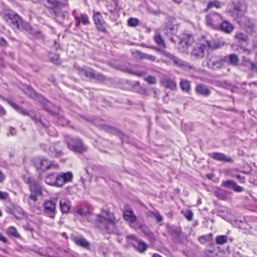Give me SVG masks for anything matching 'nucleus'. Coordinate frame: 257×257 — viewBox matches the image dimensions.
I'll use <instances>...</instances> for the list:
<instances>
[{
	"label": "nucleus",
	"mask_w": 257,
	"mask_h": 257,
	"mask_svg": "<svg viewBox=\"0 0 257 257\" xmlns=\"http://www.w3.org/2000/svg\"><path fill=\"white\" fill-rule=\"evenodd\" d=\"M222 186L232 189L235 192H241L243 191V188L238 186L234 181L230 180H225L222 182Z\"/></svg>",
	"instance_id": "15"
},
{
	"label": "nucleus",
	"mask_w": 257,
	"mask_h": 257,
	"mask_svg": "<svg viewBox=\"0 0 257 257\" xmlns=\"http://www.w3.org/2000/svg\"><path fill=\"white\" fill-rule=\"evenodd\" d=\"M8 233L14 237H18L19 234L18 233L17 229L13 226L10 227L8 229Z\"/></svg>",
	"instance_id": "36"
},
{
	"label": "nucleus",
	"mask_w": 257,
	"mask_h": 257,
	"mask_svg": "<svg viewBox=\"0 0 257 257\" xmlns=\"http://www.w3.org/2000/svg\"><path fill=\"white\" fill-rule=\"evenodd\" d=\"M23 180H24V182L26 183L29 184L30 185H31V184L32 183H33L34 182V181H32L31 178L29 176H28L23 175Z\"/></svg>",
	"instance_id": "48"
},
{
	"label": "nucleus",
	"mask_w": 257,
	"mask_h": 257,
	"mask_svg": "<svg viewBox=\"0 0 257 257\" xmlns=\"http://www.w3.org/2000/svg\"><path fill=\"white\" fill-rule=\"evenodd\" d=\"M79 215L86 217L89 221L96 220L98 227L107 230L109 233L113 231L115 218L112 213L107 211H102L99 215L91 214L88 209H79L77 211Z\"/></svg>",
	"instance_id": "1"
},
{
	"label": "nucleus",
	"mask_w": 257,
	"mask_h": 257,
	"mask_svg": "<svg viewBox=\"0 0 257 257\" xmlns=\"http://www.w3.org/2000/svg\"><path fill=\"white\" fill-rule=\"evenodd\" d=\"M8 196L7 192L0 191V200H5L8 198Z\"/></svg>",
	"instance_id": "49"
},
{
	"label": "nucleus",
	"mask_w": 257,
	"mask_h": 257,
	"mask_svg": "<svg viewBox=\"0 0 257 257\" xmlns=\"http://www.w3.org/2000/svg\"><path fill=\"white\" fill-rule=\"evenodd\" d=\"M246 10V6L243 2L229 4L227 6L226 11L230 16L234 18L238 22V20L243 17Z\"/></svg>",
	"instance_id": "3"
},
{
	"label": "nucleus",
	"mask_w": 257,
	"mask_h": 257,
	"mask_svg": "<svg viewBox=\"0 0 257 257\" xmlns=\"http://www.w3.org/2000/svg\"><path fill=\"white\" fill-rule=\"evenodd\" d=\"M185 216L189 220H192L193 218V213L192 212L188 211L185 213Z\"/></svg>",
	"instance_id": "50"
},
{
	"label": "nucleus",
	"mask_w": 257,
	"mask_h": 257,
	"mask_svg": "<svg viewBox=\"0 0 257 257\" xmlns=\"http://www.w3.org/2000/svg\"><path fill=\"white\" fill-rule=\"evenodd\" d=\"M44 211L51 218H54L56 212V203L52 200H47L43 204Z\"/></svg>",
	"instance_id": "11"
},
{
	"label": "nucleus",
	"mask_w": 257,
	"mask_h": 257,
	"mask_svg": "<svg viewBox=\"0 0 257 257\" xmlns=\"http://www.w3.org/2000/svg\"><path fill=\"white\" fill-rule=\"evenodd\" d=\"M134 57L138 59H144V53L139 51H135L133 53Z\"/></svg>",
	"instance_id": "42"
},
{
	"label": "nucleus",
	"mask_w": 257,
	"mask_h": 257,
	"mask_svg": "<svg viewBox=\"0 0 257 257\" xmlns=\"http://www.w3.org/2000/svg\"><path fill=\"white\" fill-rule=\"evenodd\" d=\"M145 80L149 84H155L156 83V78L154 76H149L144 78Z\"/></svg>",
	"instance_id": "41"
},
{
	"label": "nucleus",
	"mask_w": 257,
	"mask_h": 257,
	"mask_svg": "<svg viewBox=\"0 0 257 257\" xmlns=\"http://www.w3.org/2000/svg\"><path fill=\"white\" fill-rule=\"evenodd\" d=\"M162 84L166 88L174 91L177 89V84L174 79L165 78L161 81Z\"/></svg>",
	"instance_id": "17"
},
{
	"label": "nucleus",
	"mask_w": 257,
	"mask_h": 257,
	"mask_svg": "<svg viewBox=\"0 0 257 257\" xmlns=\"http://www.w3.org/2000/svg\"><path fill=\"white\" fill-rule=\"evenodd\" d=\"M123 217L125 220L130 223H133L137 219V217L132 210H126L123 212Z\"/></svg>",
	"instance_id": "25"
},
{
	"label": "nucleus",
	"mask_w": 257,
	"mask_h": 257,
	"mask_svg": "<svg viewBox=\"0 0 257 257\" xmlns=\"http://www.w3.org/2000/svg\"><path fill=\"white\" fill-rule=\"evenodd\" d=\"M30 190L31 193H35L39 195L42 194L41 186L36 181H34L30 185Z\"/></svg>",
	"instance_id": "23"
},
{
	"label": "nucleus",
	"mask_w": 257,
	"mask_h": 257,
	"mask_svg": "<svg viewBox=\"0 0 257 257\" xmlns=\"http://www.w3.org/2000/svg\"><path fill=\"white\" fill-rule=\"evenodd\" d=\"M156 42L159 45L165 47L164 42L160 34H156L155 36Z\"/></svg>",
	"instance_id": "39"
},
{
	"label": "nucleus",
	"mask_w": 257,
	"mask_h": 257,
	"mask_svg": "<svg viewBox=\"0 0 257 257\" xmlns=\"http://www.w3.org/2000/svg\"><path fill=\"white\" fill-rule=\"evenodd\" d=\"M227 237L225 235L218 236L216 238L217 244H222L227 241Z\"/></svg>",
	"instance_id": "37"
},
{
	"label": "nucleus",
	"mask_w": 257,
	"mask_h": 257,
	"mask_svg": "<svg viewBox=\"0 0 257 257\" xmlns=\"http://www.w3.org/2000/svg\"><path fill=\"white\" fill-rule=\"evenodd\" d=\"M67 145L69 149L77 153H82L85 151L86 149L80 139H71L67 142Z\"/></svg>",
	"instance_id": "12"
},
{
	"label": "nucleus",
	"mask_w": 257,
	"mask_h": 257,
	"mask_svg": "<svg viewBox=\"0 0 257 257\" xmlns=\"http://www.w3.org/2000/svg\"><path fill=\"white\" fill-rule=\"evenodd\" d=\"M224 64V60L220 56L211 57L207 62L208 68L216 70L221 68Z\"/></svg>",
	"instance_id": "9"
},
{
	"label": "nucleus",
	"mask_w": 257,
	"mask_h": 257,
	"mask_svg": "<svg viewBox=\"0 0 257 257\" xmlns=\"http://www.w3.org/2000/svg\"><path fill=\"white\" fill-rule=\"evenodd\" d=\"M59 56L57 55H54V57H51V61L54 63H59Z\"/></svg>",
	"instance_id": "52"
},
{
	"label": "nucleus",
	"mask_w": 257,
	"mask_h": 257,
	"mask_svg": "<svg viewBox=\"0 0 257 257\" xmlns=\"http://www.w3.org/2000/svg\"><path fill=\"white\" fill-rule=\"evenodd\" d=\"M253 49L254 50L255 52H257V41H254L252 44Z\"/></svg>",
	"instance_id": "57"
},
{
	"label": "nucleus",
	"mask_w": 257,
	"mask_h": 257,
	"mask_svg": "<svg viewBox=\"0 0 257 257\" xmlns=\"http://www.w3.org/2000/svg\"><path fill=\"white\" fill-rule=\"evenodd\" d=\"M6 114V110L4 109V108L2 106L0 105V116H4Z\"/></svg>",
	"instance_id": "54"
},
{
	"label": "nucleus",
	"mask_w": 257,
	"mask_h": 257,
	"mask_svg": "<svg viewBox=\"0 0 257 257\" xmlns=\"http://www.w3.org/2000/svg\"><path fill=\"white\" fill-rule=\"evenodd\" d=\"M60 206L62 213H67L70 209V202L67 199H61L60 201Z\"/></svg>",
	"instance_id": "24"
},
{
	"label": "nucleus",
	"mask_w": 257,
	"mask_h": 257,
	"mask_svg": "<svg viewBox=\"0 0 257 257\" xmlns=\"http://www.w3.org/2000/svg\"><path fill=\"white\" fill-rule=\"evenodd\" d=\"M199 240L202 243H207L212 240V234H207L205 235L199 237Z\"/></svg>",
	"instance_id": "30"
},
{
	"label": "nucleus",
	"mask_w": 257,
	"mask_h": 257,
	"mask_svg": "<svg viewBox=\"0 0 257 257\" xmlns=\"http://www.w3.org/2000/svg\"><path fill=\"white\" fill-rule=\"evenodd\" d=\"M6 43V41L4 38H0V44L1 45H5Z\"/></svg>",
	"instance_id": "59"
},
{
	"label": "nucleus",
	"mask_w": 257,
	"mask_h": 257,
	"mask_svg": "<svg viewBox=\"0 0 257 257\" xmlns=\"http://www.w3.org/2000/svg\"><path fill=\"white\" fill-rule=\"evenodd\" d=\"M9 104L11 105L14 109L17 110L19 113H22L24 115H28L31 118L34 120L36 124L41 123L44 127H46L47 125L43 123L40 118L37 117V114L33 112H29L26 109L20 107L16 103L11 100L8 101Z\"/></svg>",
	"instance_id": "4"
},
{
	"label": "nucleus",
	"mask_w": 257,
	"mask_h": 257,
	"mask_svg": "<svg viewBox=\"0 0 257 257\" xmlns=\"http://www.w3.org/2000/svg\"><path fill=\"white\" fill-rule=\"evenodd\" d=\"M153 257H162V256L158 253H154L153 255Z\"/></svg>",
	"instance_id": "64"
},
{
	"label": "nucleus",
	"mask_w": 257,
	"mask_h": 257,
	"mask_svg": "<svg viewBox=\"0 0 257 257\" xmlns=\"http://www.w3.org/2000/svg\"><path fill=\"white\" fill-rule=\"evenodd\" d=\"M143 58H144V59H147L152 62L155 61L156 59L155 56L152 55L145 54V53H144Z\"/></svg>",
	"instance_id": "45"
},
{
	"label": "nucleus",
	"mask_w": 257,
	"mask_h": 257,
	"mask_svg": "<svg viewBox=\"0 0 257 257\" xmlns=\"http://www.w3.org/2000/svg\"><path fill=\"white\" fill-rule=\"evenodd\" d=\"M14 132L15 128L13 127H11L10 129V134H11V135H14L15 134Z\"/></svg>",
	"instance_id": "60"
},
{
	"label": "nucleus",
	"mask_w": 257,
	"mask_h": 257,
	"mask_svg": "<svg viewBox=\"0 0 257 257\" xmlns=\"http://www.w3.org/2000/svg\"><path fill=\"white\" fill-rule=\"evenodd\" d=\"M82 74L86 76L87 77L89 78H95V74L94 73L93 71L90 69V68H87V69H81V70L80 71Z\"/></svg>",
	"instance_id": "29"
},
{
	"label": "nucleus",
	"mask_w": 257,
	"mask_h": 257,
	"mask_svg": "<svg viewBox=\"0 0 257 257\" xmlns=\"http://www.w3.org/2000/svg\"><path fill=\"white\" fill-rule=\"evenodd\" d=\"M234 27L232 24H231L227 21H223L220 23L219 29L226 33H230L233 31Z\"/></svg>",
	"instance_id": "20"
},
{
	"label": "nucleus",
	"mask_w": 257,
	"mask_h": 257,
	"mask_svg": "<svg viewBox=\"0 0 257 257\" xmlns=\"http://www.w3.org/2000/svg\"><path fill=\"white\" fill-rule=\"evenodd\" d=\"M180 84L183 91L186 92H189L190 91L191 85L189 81L185 79H181Z\"/></svg>",
	"instance_id": "28"
},
{
	"label": "nucleus",
	"mask_w": 257,
	"mask_h": 257,
	"mask_svg": "<svg viewBox=\"0 0 257 257\" xmlns=\"http://www.w3.org/2000/svg\"><path fill=\"white\" fill-rule=\"evenodd\" d=\"M155 49L160 52L162 53V54L164 56L167 57V58L171 60L173 62L175 65L182 68L188 67L189 68H191V67L189 66V64H188L187 62L183 61L182 60L179 59V58L175 57L171 53L167 52V51L164 50H160V49L157 48H156Z\"/></svg>",
	"instance_id": "8"
},
{
	"label": "nucleus",
	"mask_w": 257,
	"mask_h": 257,
	"mask_svg": "<svg viewBox=\"0 0 257 257\" xmlns=\"http://www.w3.org/2000/svg\"><path fill=\"white\" fill-rule=\"evenodd\" d=\"M243 51H244L245 52H246V53H248V54H249V53H250V52H251L250 50H249V49H245V48H244V49H243Z\"/></svg>",
	"instance_id": "63"
},
{
	"label": "nucleus",
	"mask_w": 257,
	"mask_h": 257,
	"mask_svg": "<svg viewBox=\"0 0 257 257\" xmlns=\"http://www.w3.org/2000/svg\"><path fill=\"white\" fill-rule=\"evenodd\" d=\"M238 23L242 26L245 31L249 33H255L256 27L253 23L247 17L244 16L238 20Z\"/></svg>",
	"instance_id": "10"
},
{
	"label": "nucleus",
	"mask_w": 257,
	"mask_h": 257,
	"mask_svg": "<svg viewBox=\"0 0 257 257\" xmlns=\"http://www.w3.org/2000/svg\"><path fill=\"white\" fill-rule=\"evenodd\" d=\"M93 20L95 24L99 30L103 32L106 31V29L104 25V22L101 19V15L100 13H94L93 15Z\"/></svg>",
	"instance_id": "16"
},
{
	"label": "nucleus",
	"mask_w": 257,
	"mask_h": 257,
	"mask_svg": "<svg viewBox=\"0 0 257 257\" xmlns=\"http://www.w3.org/2000/svg\"><path fill=\"white\" fill-rule=\"evenodd\" d=\"M225 58L228 60V63L234 66H237L239 65V58L235 54H230L226 56Z\"/></svg>",
	"instance_id": "26"
},
{
	"label": "nucleus",
	"mask_w": 257,
	"mask_h": 257,
	"mask_svg": "<svg viewBox=\"0 0 257 257\" xmlns=\"http://www.w3.org/2000/svg\"><path fill=\"white\" fill-rule=\"evenodd\" d=\"M165 31L167 35L169 34H173L176 32L175 26L171 23L167 24Z\"/></svg>",
	"instance_id": "34"
},
{
	"label": "nucleus",
	"mask_w": 257,
	"mask_h": 257,
	"mask_svg": "<svg viewBox=\"0 0 257 257\" xmlns=\"http://www.w3.org/2000/svg\"><path fill=\"white\" fill-rule=\"evenodd\" d=\"M196 91L198 94L204 96H207L210 93V91L208 87L203 84L197 85L196 87Z\"/></svg>",
	"instance_id": "22"
},
{
	"label": "nucleus",
	"mask_w": 257,
	"mask_h": 257,
	"mask_svg": "<svg viewBox=\"0 0 257 257\" xmlns=\"http://www.w3.org/2000/svg\"><path fill=\"white\" fill-rule=\"evenodd\" d=\"M209 156L213 159L217 160L218 161L224 162H231L232 159L225 156V155L220 153H213L209 154Z\"/></svg>",
	"instance_id": "19"
},
{
	"label": "nucleus",
	"mask_w": 257,
	"mask_h": 257,
	"mask_svg": "<svg viewBox=\"0 0 257 257\" xmlns=\"http://www.w3.org/2000/svg\"><path fill=\"white\" fill-rule=\"evenodd\" d=\"M38 195L35 193H32L29 196V198L31 200H33L34 201H36L38 199Z\"/></svg>",
	"instance_id": "51"
},
{
	"label": "nucleus",
	"mask_w": 257,
	"mask_h": 257,
	"mask_svg": "<svg viewBox=\"0 0 257 257\" xmlns=\"http://www.w3.org/2000/svg\"><path fill=\"white\" fill-rule=\"evenodd\" d=\"M73 178V175L70 172L60 173L57 176L50 174L47 176L45 181L50 185L61 187L66 183L72 182Z\"/></svg>",
	"instance_id": "2"
},
{
	"label": "nucleus",
	"mask_w": 257,
	"mask_h": 257,
	"mask_svg": "<svg viewBox=\"0 0 257 257\" xmlns=\"http://www.w3.org/2000/svg\"><path fill=\"white\" fill-rule=\"evenodd\" d=\"M50 150L51 152L54 153L55 154V156L57 157L61 156L62 154V152L61 151L56 150L55 147L51 148Z\"/></svg>",
	"instance_id": "47"
},
{
	"label": "nucleus",
	"mask_w": 257,
	"mask_h": 257,
	"mask_svg": "<svg viewBox=\"0 0 257 257\" xmlns=\"http://www.w3.org/2000/svg\"><path fill=\"white\" fill-rule=\"evenodd\" d=\"M202 43H205V37H203L200 39L199 45L195 47L191 53V57L192 59L198 60L204 57L205 51L208 47L204 46Z\"/></svg>",
	"instance_id": "6"
},
{
	"label": "nucleus",
	"mask_w": 257,
	"mask_h": 257,
	"mask_svg": "<svg viewBox=\"0 0 257 257\" xmlns=\"http://www.w3.org/2000/svg\"><path fill=\"white\" fill-rule=\"evenodd\" d=\"M213 7H215L216 8H219L221 7V4L218 1H213L210 2L208 3L207 7L205 9V11L207 12L208 10Z\"/></svg>",
	"instance_id": "33"
},
{
	"label": "nucleus",
	"mask_w": 257,
	"mask_h": 257,
	"mask_svg": "<svg viewBox=\"0 0 257 257\" xmlns=\"http://www.w3.org/2000/svg\"><path fill=\"white\" fill-rule=\"evenodd\" d=\"M138 246L137 248V250L140 252H144L146 251L148 247L147 244L144 241L141 240H137Z\"/></svg>",
	"instance_id": "31"
},
{
	"label": "nucleus",
	"mask_w": 257,
	"mask_h": 257,
	"mask_svg": "<svg viewBox=\"0 0 257 257\" xmlns=\"http://www.w3.org/2000/svg\"><path fill=\"white\" fill-rule=\"evenodd\" d=\"M73 240L77 245L83 247L87 248L89 245V243L83 237H74Z\"/></svg>",
	"instance_id": "27"
},
{
	"label": "nucleus",
	"mask_w": 257,
	"mask_h": 257,
	"mask_svg": "<svg viewBox=\"0 0 257 257\" xmlns=\"http://www.w3.org/2000/svg\"><path fill=\"white\" fill-rule=\"evenodd\" d=\"M35 165L37 169L45 171L52 167L55 166L46 159H38L36 160Z\"/></svg>",
	"instance_id": "14"
},
{
	"label": "nucleus",
	"mask_w": 257,
	"mask_h": 257,
	"mask_svg": "<svg viewBox=\"0 0 257 257\" xmlns=\"http://www.w3.org/2000/svg\"><path fill=\"white\" fill-rule=\"evenodd\" d=\"M12 213L16 218L19 219L23 215L24 211L21 208L17 207L14 209L12 211Z\"/></svg>",
	"instance_id": "32"
},
{
	"label": "nucleus",
	"mask_w": 257,
	"mask_h": 257,
	"mask_svg": "<svg viewBox=\"0 0 257 257\" xmlns=\"http://www.w3.org/2000/svg\"><path fill=\"white\" fill-rule=\"evenodd\" d=\"M5 179V175L0 171V183L3 182Z\"/></svg>",
	"instance_id": "58"
},
{
	"label": "nucleus",
	"mask_w": 257,
	"mask_h": 257,
	"mask_svg": "<svg viewBox=\"0 0 257 257\" xmlns=\"http://www.w3.org/2000/svg\"><path fill=\"white\" fill-rule=\"evenodd\" d=\"M151 216L155 218L158 222H161L163 220V217L159 212H152Z\"/></svg>",
	"instance_id": "44"
},
{
	"label": "nucleus",
	"mask_w": 257,
	"mask_h": 257,
	"mask_svg": "<svg viewBox=\"0 0 257 257\" xmlns=\"http://www.w3.org/2000/svg\"><path fill=\"white\" fill-rule=\"evenodd\" d=\"M194 38L192 35L183 33L180 37L179 49L182 52H185L186 49L194 43Z\"/></svg>",
	"instance_id": "5"
},
{
	"label": "nucleus",
	"mask_w": 257,
	"mask_h": 257,
	"mask_svg": "<svg viewBox=\"0 0 257 257\" xmlns=\"http://www.w3.org/2000/svg\"><path fill=\"white\" fill-rule=\"evenodd\" d=\"M230 175L232 177L236 178L239 183L243 184L245 183V178L244 176L239 174H230Z\"/></svg>",
	"instance_id": "40"
},
{
	"label": "nucleus",
	"mask_w": 257,
	"mask_h": 257,
	"mask_svg": "<svg viewBox=\"0 0 257 257\" xmlns=\"http://www.w3.org/2000/svg\"><path fill=\"white\" fill-rule=\"evenodd\" d=\"M146 236L151 243H154L157 240V236L152 231L148 233Z\"/></svg>",
	"instance_id": "38"
},
{
	"label": "nucleus",
	"mask_w": 257,
	"mask_h": 257,
	"mask_svg": "<svg viewBox=\"0 0 257 257\" xmlns=\"http://www.w3.org/2000/svg\"><path fill=\"white\" fill-rule=\"evenodd\" d=\"M225 44V42L219 40L217 42H211L209 41L208 40L206 39V38L205 37V43H202V45H203L205 46H207L208 48H211V49H217L223 46H224Z\"/></svg>",
	"instance_id": "21"
},
{
	"label": "nucleus",
	"mask_w": 257,
	"mask_h": 257,
	"mask_svg": "<svg viewBox=\"0 0 257 257\" xmlns=\"http://www.w3.org/2000/svg\"><path fill=\"white\" fill-rule=\"evenodd\" d=\"M127 22L129 26L135 27L138 25L139 21L136 18H131L128 20Z\"/></svg>",
	"instance_id": "43"
},
{
	"label": "nucleus",
	"mask_w": 257,
	"mask_h": 257,
	"mask_svg": "<svg viewBox=\"0 0 257 257\" xmlns=\"http://www.w3.org/2000/svg\"><path fill=\"white\" fill-rule=\"evenodd\" d=\"M29 90L30 91V92L31 93L30 95H31V97H33V96L36 95V93L33 89H29Z\"/></svg>",
	"instance_id": "61"
},
{
	"label": "nucleus",
	"mask_w": 257,
	"mask_h": 257,
	"mask_svg": "<svg viewBox=\"0 0 257 257\" xmlns=\"http://www.w3.org/2000/svg\"><path fill=\"white\" fill-rule=\"evenodd\" d=\"M0 240L6 243L7 242L8 239L6 237H5L2 234L0 233Z\"/></svg>",
	"instance_id": "56"
},
{
	"label": "nucleus",
	"mask_w": 257,
	"mask_h": 257,
	"mask_svg": "<svg viewBox=\"0 0 257 257\" xmlns=\"http://www.w3.org/2000/svg\"><path fill=\"white\" fill-rule=\"evenodd\" d=\"M130 73H133L137 76H142L143 75V72H135L133 71H129Z\"/></svg>",
	"instance_id": "55"
},
{
	"label": "nucleus",
	"mask_w": 257,
	"mask_h": 257,
	"mask_svg": "<svg viewBox=\"0 0 257 257\" xmlns=\"http://www.w3.org/2000/svg\"><path fill=\"white\" fill-rule=\"evenodd\" d=\"M234 41L239 45L243 43L247 44L249 42V38L246 34L239 32L235 34Z\"/></svg>",
	"instance_id": "18"
},
{
	"label": "nucleus",
	"mask_w": 257,
	"mask_h": 257,
	"mask_svg": "<svg viewBox=\"0 0 257 257\" xmlns=\"http://www.w3.org/2000/svg\"><path fill=\"white\" fill-rule=\"evenodd\" d=\"M139 228L141 229L142 232L146 236L148 233L151 232L146 226L140 225Z\"/></svg>",
	"instance_id": "46"
},
{
	"label": "nucleus",
	"mask_w": 257,
	"mask_h": 257,
	"mask_svg": "<svg viewBox=\"0 0 257 257\" xmlns=\"http://www.w3.org/2000/svg\"><path fill=\"white\" fill-rule=\"evenodd\" d=\"M97 79L99 80H103L104 79V77L102 75L98 74L97 76Z\"/></svg>",
	"instance_id": "62"
},
{
	"label": "nucleus",
	"mask_w": 257,
	"mask_h": 257,
	"mask_svg": "<svg viewBox=\"0 0 257 257\" xmlns=\"http://www.w3.org/2000/svg\"><path fill=\"white\" fill-rule=\"evenodd\" d=\"M76 20L78 21L77 25H78L80 24V21L84 25H87L89 23V21L87 17L84 15H81L80 16V19L79 17H76Z\"/></svg>",
	"instance_id": "35"
},
{
	"label": "nucleus",
	"mask_w": 257,
	"mask_h": 257,
	"mask_svg": "<svg viewBox=\"0 0 257 257\" xmlns=\"http://www.w3.org/2000/svg\"><path fill=\"white\" fill-rule=\"evenodd\" d=\"M223 18L220 15L214 13L206 16V23L208 26L214 29H219V27L222 21Z\"/></svg>",
	"instance_id": "7"
},
{
	"label": "nucleus",
	"mask_w": 257,
	"mask_h": 257,
	"mask_svg": "<svg viewBox=\"0 0 257 257\" xmlns=\"http://www.w3.org/2000/svg\"><path fill=\"white\" fill-rule=\"evenodd\" d=\"M126 238L128 240H130L132 239V240H136L137 241V240H138L137 239L136 236L134 234L127 235Z\"/></svg>",
	"instance_id": "53"
},
{
	"label": "nucleus",
	"mask_w": 257,
	"mask_h": 257,
	"mask_svg": "<svg viewBox=\"0 0 257 257\" xmlns=\"http://www.w3.org/2000/svg\"><path fill=\"white\" fill-rule=\"evenodd\" d=\"M6 21L13 29H19L22 23L21 18L17 14H10L6 16Z\"/></svg>",
	"instance_id": "13"
}]
</instances>
